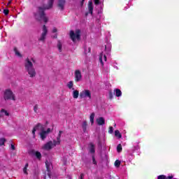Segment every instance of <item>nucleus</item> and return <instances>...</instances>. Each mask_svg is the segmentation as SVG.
<instances>
[{
	"label": "nucleus",
	"mask_w": 179,
	"mask_h": 179,
	"mask_svg": "<svg viewBox=\"0 0 179 179\" xmlns=\"http://www.w3.org/2000/svg\"><path fill=\"white\" fill-rule=\"evenodd\" d=\"M53 5H54V0H49L47 6L38 7V11L34 13V17L36 20H37L38 22H41V20H43L45 23H47L48 22V17L45 16V10H48V9H51Z\"/></svg>",
	"instance_id": "nucleus-1"
},
{
	"label": "nucleus",
	"mask_w": 179,
	"mask_h": 179,
	"mask_svg": "<svg viewBox=\"0 0 179 179\" xmlns=\"http://www.w3.org/2000/svg\"><path fill=\"white\" fill-rule=\"evenodd\" d=\"M24 66H25V71H27L30 78H35L37 73H36V69H34V66H33V63L30 61V59L27 58L25 59Z\"/></svg>",
	"instance_id": "nucleus-2"
},
{
	"label": "nucleus",
	"mask_w": 179,
	"mask_h": 179,
	"mask_svg": "<svg viewBox=\"0 0 179 179\" xmlns=\"http://www.w3.org/2000/svg\"><path fill=\"white\" fill-rule=\"evenodd\" d=\"M36 131H41V133L39 134L41 139L42 141H44L47 138V132L44 130V126L41 124V123H38L33 129L32 130V134L34 136H36Z\"/></svg>",
	"instance_id": "nucleus-3"
},
{
	"label": "nucleus",
	"mask_w": 179,
	"mask_h": 179,
	"mask_svg": "<svg viewBox=\"0 0 179 179\" xmlns=\"http://www.w3.org/2000/svg\"><path fill=\"white\" fill-rule=\"evenodd\" d=\"M70 38L75 43L76 40H80V29H76V33L73 31H70Z\"/></svg>",
	"instance_id": "nucleus-4"
},
{
	"label": "nucleus",
	"mask_w": 179,
	"mask_h": 179,
	"mask_svg": "<svg viewBox=\"0 0 179 179\" xmlns=\"http://www.w3.org/2000/svg\"><path fill=\"white\" fill-rule=\"evenodd\" d=\"M4 100H16V96H15V94L12 92L10 90H6L4 92V96H3Z\"/></svg>",
	"instance_id": "nucleus-5"
},
{
	"label": "nucleus",
	"mask_w": 179,
	"mask_h": 179,
	"mask_svg": "<svg viewBox=\"0 0 179 179\" xmlns=\"http://www.w3.org/2000/svg\"><path fill=\"white\" fill-rule=\"evenodd\" d=\"M80 99H85L88 97V99H92V92L89 90H84L81 92H80Z\"/></svg>",
	"instance_id": "nucleus-6"
},
{
	"label": "nucleus",
	"mask_w": 179,
	"mask_h": 179,
	"mask_svg": "<svg viewBox=\"0 0 179 179\" xmlns=\"http://www.w3.org/2000/svg\"><path fill=\"white\" fill-rule=\"evenodd\" d=\"M29 155L31 156H36V159L38 160L41 159V152L38 151H36L34 150H31L28 152Z\"/></svg>",
	"instance_id": "nucleus-7"
},
{
	"label": "nucleus",
	"mask_w": 179,
	"mask_h": 179,
	"mask_svg": "<svg viewBox=\"0 0 179 179\" xmlns=\"http://www.w3.org/2000/svg\"><path fill=\"white\" fill-rule=\"evenodd\" d=\"M45 166H46V171H48V176L49 178H51V167L52 166V164L48 161H45Z\"/></svg>",
	"instance_id": "nucleus-8"
},
{
	"label": "nucleus",
	"mask_w": 179,
	"mask_h": 179,
	"mask_svg": "<svg viewBox=\"0 0 179 179\" xmlns=\"http://www.w3.org/2000/svg\"><path fill=\"white\" fill-rule=\"evenodd\" d=\"M82 80V73L80 70H76L75 71V82H80Z\"/></svg>",
	"instance_id": "nucleus-9"
},
{
	"label": "nucleus",
	"mask_w": 179,
	"mask_h": 179,
	"mask_svg": "<svg viewBox=\"0 0 179 179\" xmlns=\"http://www.w3.org/2000/svg\"><path fill=\"white\" fill-rule=\"evenodd\" d=\"M65 0H59L57 6L60 10L65 9Z\"/></svg>",
	"instance_id": "nucleus-10"
},
{
	"label": "nucleus",
	"mask_w": 179,
	"mask_h": 179,
	"mask_svg": "<svg viewBox=\"0 0 179 179\" xmlns=\"http://www.w3.org/2000/svg\"><path fill=\"white\" fill-rule=\"evenodd\" d=\"M52 141H49L44 145L43 149H45V150H51V149H52Z\"/></svg>",
	"instance_id": "nucleus-11"
},
{
	"label": "nucleus",
	"mask_w": 179,
	"mask_h": 179,
	"mask_svg": "<svg viewBox=\"0 0 179 179\" xmlns=\"http://www.w3.org/2000/svg\"><path fill=\"white\" fill-rule=\"evenodd\" d=\"M96 123L98 125H104L106 124V120L103 117H100L96 119Z\"/></svg>",
	"instance_id": "nucleus-12"
},
{
	"label": "nucleus",
	"mask_w": 179,
	"mask_h": 179,
	"mask_svg": "<svg viewBox=\"0 0 179 179\" xmlns=\"http://www.w3.org/2000/svg\"><path fill=\"white\" fill-rule=\"evenodd\" d=\"M89 13L93 15V2L92 1H88Z\"/></svg>",
	"instance_id": "nucleus-13"
},
{
	"label": "nucleus",
	"mask_w": 179,
	"mask_h": 179,
	"mask_svg": "<svg viewBox=\"0 0 179 179\" xmlns=\"http://www.w3.org/2000/svg\"><path fill=\"white\" fill-rule=\"evenodd\" d=\"M114 94L116 97H121L122 96V92H121V90L117 88L114 90Z\"/></svg>",
	"instance_id": "nucleus-14"
},
{
	"label": "nucleus",
	"mask_w": 179,
	"mask_h": 179,
	"mask_svg": "<svg viewBox=\"0 0 179 179\" xmlns=\"http://www.w3.org/2000/svg\"><path fill=\"white\" fill-rule=\"evenodd\" d=\"M82 128H83V132H86L87 129V121H84L83 122V124H82Z\"/></svg>",
	"instance_id": "nucleus-15"
},
{
	"label": "nucleus",
	"mask_w": 179,
	"mask_h": 179,
	"mask_svg": "<svg viewBox=\"0 0 179 179\" xmlns=\"http://www.w3.org/2000/svg\"><path fill=\"white\" fill-rule=\"evenodd\" d=\"M90 153H95L96 150H94V144H93V143H90Z\"/></svg>",
	"instance_id": "nucleus-16"
},
{
	"label": "nucleus",
	"mask_w": 179,
	"mask_h": 179,
	"mask_svg": "<svg viewBox=\"0 0 179 179\" xmlns=\"http://www.w3.org/2000/svg\"><path fill=\"white\" fill-rule=\"evenodd\" d=\"M73 99H78L79 97V91L78 90L73 92Z\"/></svg>",
	"instance_id": "nucleus-17"
},
{
	"label": "nucleus",
	"mask_w": 179,
	"mask_h": 179,
	"mask_svg": "<svg viewBox=\"0 0 179 179\" xmlns=\"http://www.w3.org/2000/svg\"><path fill=\"white\" fill-rule=\"evenodd\" d=\"M90 120L92 125H93V124H94V113H91L90 116Z\"/></svg>",
	"instance_id": "nucleus-18"
},
{
	"label": "nucleus",
	"mask_w": 179,
	"mask_h": 179,
	"mask_svg": "<svg viewBox=\"0 0 179 179\" xmlns=\"http://www.w3.org/2000/svg\"><path fill=\"white\" fill-rule=\"evenodd\" d=\"M115 136H116L119 139H121V138H122V135H121V133H120V131L118 130L115 131Z\"/></svg>",
	"instance_id": "nucleus-19"
},
{
	"label": "nucleus",
	"mask_w": 179,
	"mask_h": 179,
	"mask_svg": "<svg viewBox=\"0 0 179 179\" xmlns=\"http://www.w3.org/2000/svg\"><path fill=\"white\" fill-rule=\"evenodd\" d=\"M28 167H29V163H27L25 164V166L23 168V173L24 174H26V176L29 174V173L27 172Z\"/></svg>",
	"instance_id": "nucleus-20"
},
{
	"label": "nucleus",
	"mask_w": 179,
	"mask_h": 179,
	"mask_svg": "<svg viewBox=\"0 0 179 179\" xmlns=\"http://www.w3.org/2000/svg\"><path fill=\"white\" fill-rule=\"evenodd\" d=\"M57 48L59 52H62V43H61V41H58V43H57Z\"/></svg>",
	"instance_id": "nucleus-21"
},
{
	"label": "nucleus",
	"mask_w": 179,
	"mask_h": 179,
	"mask_svg": "<svg viewBox=\"0 0 179 179\" xmlns=\"http://www.w3.org/2000/svg\"><path fill=\"white\" fill-rule=\"evenodd\" d=\"M114 92H113V90H109V94H108V96H109V99L110 100H113V98L114 97Z\"/></svg>",
	"instance_id": "nucleus-22"
},
{
	"label": "nucleus",
	"mask_w": 179,
	"mask_h": 179,
	"mask_svg": "<svg viewBox=\"0 0 179 179\" xmlns=\"http://www.w3.org/2000/svg\"><path fill=\"white\" fill-rule=\"evenodd\" d=\"M48 33V30L47 29V27L45 25H43L42 34L47 35Z\"/></svg>",
	"instance_id": "nucleus-23"
},
{
	"label": "nucleus",
	"mask_w": 179,
	"mask_h": 179,
	"mask_svg": "<svg viewBox=\"0 0 179 179\" xmlns=\"http://www.w3.org/2000/svg\"><path fill=\"white\" fill-rule=\"evenodd\" d=\"M6 142V139H5V138H0V146H3Z\"/></svg>",
	"instance_id": "nucleus-24"
},
{
	"label": "nucleus",
	"mask_w": 179,
	"mask_h": 179,
	"mask_svg": "<svg viewBox=\"0 0 179 179\" xmlns=\"http://www.w3.org/2000/svg\"><path fill=\"white\" fill-rule=\"evenodd\" d=\"M117 150L118 153H121V152H122V145H121V144L117 145Z\"/></svg>",
	"instance_id": "nucleus-25"
},
{
	"label": "nucleus",
	"mask_w": 179,
	"mask_h": 179,
	"mask_svg": "<svg viewBox=\"0 0 179 179\" xmlns=\"http://www.w3.org/2000/svg\"><path fill=\"white\" fill-rule=\"evenodd\" d=\"M46 36L47 35H45V34H42L41 36V38L38 39V41H45Z\"/></svg>",
	"instance_id": "nucleus-26"
},
{
	"label": "nucleus",
	"mask_w": 179,
	"mask_h": 179,
	"mask_svg": "<svg viewBox=\"0 0 179 179\" xmlns=\"http://www.w3.org/2000/svg\"><path fill=\"white\" fill-rule=\"evenodd\" d=\"M67 87L72 89V87H73V81H69L67 84Z\"/></svg>",
	"instance_id": "nucleus-27"
},
{
	"label": "nucleus",
	"mask_w": 179,
	"mask_h": 179,
	"mask_svg": "<svg viewBox=\"0 0 179 179\" xmlns=\"http://www.w3.org/2000/svg\"><path fill=\"white\" fill-rule=\"evenodd\" d=\"M52 144H53V146H57V145H60L61 140H57V141L54 140Z\"/></svg>",
	"instance_id": "nucleus-28"
},
{
	"label": "nucleus",
	"mask_w": 179,
	"mask_h": 179,
	"mask_svg": "<svg viewBox=\"0 0 179 179\" xmlns=\"http://www.w3.org/2000/svg\"><path fill=\"white\" fill-rule=\"evenodd\" d=\"M14 52H15V55H17V57H22V54H20V53L17 51V48H14Z\"/></svg>",
	"instance_id": "nucleus-29"
},
{
	"label": "nucleus",
	"mask_w": 179,
	"mask_h": 179,
	"mask_svg": "<svg viewBox=\"0 0 179 179\" xmlns=\"http://www.w3.org/2000/svg\"><path fill=\"white\" fill-rule=\"evenodd\" d=\"M99 62H101L103 66V65H104V63L103 62V52H101L99 55Z\"/></svg>",
	"instance_id": "nucleus-30"
},
{
	"label": "nucleus",
	"mask_w": 179,
	"mask_h": 179,
	"mask_svg": "<svg viewBox=\"0 0 179 179\" xmlns=\"http://www.w3.org/2000/svg\"><path fill=\"white\" fill-rule=\"evenodd\" d=\"M120 165H121V161L117 159V160L115 162V167H120Z\"/></svg>",
	"instance_id": "nucleus-31"
},
{
	"label": "nucleus",
	"mask_w": 179,
	"mask_h": 179,
	"mask_svg": "<svg viewBox=\"0 0 179 179\" xmlns=\"http://www.w3.org/2000/svg\"><path fill=\"white\" fill-rule=\"evenodd\" d=\"M0 113H4L5 115H6L7 117H9V113H8V111H6V110L5 109H1Z\"/></svg>",
	"instance_id": "nucleus-32"
},
{
	"label": "nucleus",
	"mask_w": 179,
	"mask_h": 179,
	"mask_svg": "<svg viewBox=\"0 0 179 179\" xmlns=\"http://www.w3.org/2000/svg\"><path fill=\"white\" fill-rule=\"evenodd\" d=\"M3 13H4V15H5L6 16H8V15H9V10H8V9H4V10H3Z\"/></svg>",
	"instance_id": "nucleus-33"
},
{
	"label": "nucleus",
	"mask_w": 179,
	"mask_h": 179,
	"mask_svg": "<svg viewBox=\"0 0 179 179\" xmlns=\"http://www.w3.org/2000/svg\"><path fill=\"white\" fill-rule=\"evenodd\" d=\"M157 179H167V176L164 175H160L157 177Z\"/></svg>",
	"instance_id": "nucleus-34"
},
{
	"label": "nucleus",
	"mask_w": 179,
	"mask_h": 179,
	"mask_svg": "<svg viewBox=\"0 0 179 179\" xmlns=\"http://www.w3.org/2000/svg\"><path fill=\"white\" fill-rule=\"evenodd\" d=\"M114 132V128L113 127H110L108 129L109 134H113Z\"/></svg>",
	"instance_id": "nucleus-35"
},
{
	"label": "nucleus",
	"mask_w": 179,
	"mask_h": 179,
	"mask_svg": "<svg viewBox=\"0 0 179 179\" xmlns=\"http://www.w3.org/2000/svg\"><path fill=\"white\" fill-rule=\"evenodd\" d=\"M62 131H59V134H58V136H57V141H59V140H61V135H62Z\"/></svg>",
	"instance_id": "nucleus-36"
},
{
	"label": "nucleus",
	"mask_w": 179,
	"mask_h": 179,
	"mask_svg": "<svg viewBox=\"0 0 179 179\" xmlns=\"http://www.w3.org/2000/svg\"><path fill=\"white\" fill-rule=\"evenodd\" d=\"M38 110V105H35L34 106V113H37V110Z\"/></svg>",
	"instance_id": "nucleus-37"
},
{
	"label": "nucleus",
	"mask_w": 179,
	"mask_h": 179,
	"mask_svg": "<svg viewBox=\"0 0 179 179\" xmlns=\"http://www.w3.org/2000/svg\"><path fill=\"white\" fill-rule=\"evenodd\" d=\"M94 3L95 5H99L100 3V0H94Z\"/></svg>",
	"instance_id": "nucleus-38"
},
{
	"label": "nucleus",
	"mask_w": 179,
	"mask_h": 179,
	"mask_svg": "<svg viewBox=\"0 0 179 179\" xmlns=\"http://www.w3.org/2000/svg\"><path fill=\"white\" fill-rule=\"evenodd\" d=\"M92 163L93 164H97V162H96V159L94 158V156L92 157Z\"/></svg>",
	"instance_id": "nucleus-39"
},
{
	"label": "nucleus",
	"mask_w": 179,
	"mask_h": 179,
	"mask_svg": "<svg viewBox=\"0 0 179 179\" xmlns=\"http://www.w3.org/2000/svg\"><path fill=\"white\" fill-rule=\"evenodd\" d=\"M10 148H11V150H16V147H15V145H13V144H11Z\"/></svg>",
	"instance_id": "nucleus-40"
},
{
	"label": "nucleus",
	"mask_w": 179,
	"mask_h": 179,
	"mask_svg": "<svg viewBox=\"0 0 179 179\" xmlns=\"http://www.w3.org/2000/svg\"><path fill=\"white\" fill-rule=\"evenodd\" d=\"M46 134L48 135V134H50L51 132V129L50 128H48L47 131H45Z\"/></svg>",
	"instance_id": "nucleus-41"
},
{
	"label": "nucleus",
	"mask_w": 179,
	"mask_h": 179,
	"mask_svg": "<svg viewBox=\"0 0 179 179\" xmlns=\"http://www.w3.org/2000/svg\"><path fill=\"white\" fill-rule=\"evenodd\" d=\"M173 178H174V176L173 175L169 176L166 177V179H173Z\"/></svg>",
	"instance_id": "nucleus-42"
},
{
	"label": "nucleus",
	"mask_w": 179,
	"mask_h": 179,
	"mask_svg": "<svg viewBox=\"0 0 179 179\" xmlns=\"http://www.w3.org/2000/svg\"><path fill=\"white\" fill-rule=\"evenodd\" d=\"M83 177H85V174L81 173L80 176V179H83Z\"/></svg>",
	"instance_id": "nucleus-43"
},
{
	"label": "nucleus",
	"mask_w": 179,
	"mask_h": 179,
	"mask_svg": "<svg viewBox=\"0 0 179 179\" xmlns=\"http://www.w3.org/2000/svg\"><path fill=\"white\" fill-rule=\"evenodd\" d=\"M57 31H58L57 28H54L53 30H52V33H57Z\"/></svg>",
	"instance_id": "nucleus-44"
},
{
	"label": "nucleus",
	"mask_w": 179,
	"mask_h": 179,
	"mask_svg": "<svg viewBox=\"0 0 179 179\" xmlns=\"http://www.w3.org/2000/svg\"><path fill=\"white\" fill-rule=\"evenodd\" d=\"M103 59L104 61H107V56L106 55H103Z\"/></svg>",
	"instance_id": "nucleus-45"
},
{
	"label": "nucleus",
	"mask_w": 179,
	"mask_h": 179,
	"mask_svg": "<svg viewBox=\"0 0 179 179\" xmlns=\"http://www.w3.org/2000/svg\"><path fill=\"white\" fill-rule=\"evenodd\" d=\"M10 3H12V0H10L7 5L9 6V5H10Z\"/></svg>",
	"instance_id": "nucleus-46"
},
{
	"label": "nucleus",
	"mask_w": 179,
	"mask_h": 179,
	"mask_svg": "<svg viewBox=\"0 0 179 179\" xmlns=\"http://www.w3.org/2000/svg\"><path fill=\"white\" fill-rule=\"evenodd\" d=\"M92 50V49L90 48H88V52H90V51Z\"/></svg>",
	"instance_id": "nucleus-47"
},
{
	"label": "nucleus",
	"mask_w": 179,
	"mask_h": 179,
	"mask_svg": "<svg viewBox=\"0 0 179 179\" xmlns=\"http://www.w3.org/2000/svg\"><path fill=\"white\" fill-rule=\"evenodd\" d=\"M31 59L32 62H36V61L34 60V59L31 58Z\"/></svg>",
	"instance_id": "nucleus-48"
},
{
	"label": "nucleus",
	"mask_w": 179,
	"mask_h": 179,
	"mask_svg": "<svg viewBox=\"0 0 179 179\" xmlns=\"http://www.w3.org/2000/svg\"><path fill=\"white\" fill-rule=\"evenodd\" d=\"M57 35H56V36H54V38H57Z\"/></svg>",
	"instance_id": "nucleus-49"
},
{
	"label": "nucleus",
	"mask_w": 179,
	"mask_h": 179,
	"mask_svg": "<svg viewBox=\"0 0 179 179\" xmlns=\"http://www.w3.org/2000/svg\"><path fill=\"white\" fill-rule=\"evenodd\" d=\"M0 117H2V115H1V114H0Z\"/></svg>",
	"instance_id": "nucleus-50"
},
{
	"label": "nucleus",
	"mask_w": 179,
	"mask_h": 179,
	"mask_svg": "<svg viewBox=\"0 0 179 179\" xmlns=\"http://www.w3.org/2000/svg\"><path fill=\"white\" fill-rule=\"evenodd\" d=\"M85 54H87V53L86 52V50L85 51Z\"/></svg>",
	"instance_id": "nucleus-51"
},
{
	"label": "nucleus",
	"mask_w": 179,
	"mask_h": 179,
	"mask_svg": "<svg viewBox=\"0 0 179 179\" xmlns=\"http://www.w3.org/2000/svg\"><path fill=\"white\" fill-rule=\"evenodd\" d=\"M47 176H45V178H46Z\"/></svg>",
	"instance_id": "nucleus-52"
},
{
	"label": "nucleus",
	"mask_w": 179,
	"mask_h": 179,
	"mask_svg": "<svg viewBox=\"0 0 179 179\" xmlns=\"http://www.w3.org/2000/svg\"><path fill=\"white\" fill-rule=\"evenodd\" d=\"M86 16H87V13H86Z\"/></svg>",
	"instance_id": "nucleus-53"
},
{
	"label": "nucleus",
	"mask_w": 179,
	"mask_h": 179,
	"mask_svg": "<svg viewBox=\"0 0 179 179\" xmlns=\"http://www.w3.org/2000/svg\"><path fill=\"white\" fill-rule=\"evenodd\" d=\"M84 1H85V0H83V3Z\"/></svg>",
	"instance_id": "nucleus-54"
}]
</instances>
